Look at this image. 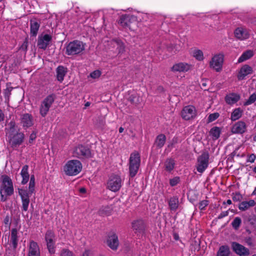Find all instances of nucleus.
<instances>
[{"label": "nucleus", "instance_id": "79ce46f5", "mask_svg": "<svg viewBox=\"0 0 256 256\" xmlns=\"http://www.w3.org/2000/svg\"><path fill=\"white\" fill-rule=\"evenodd\" d=\"M240 97H225V100L228 104H232L239 100Z\"/></svg>", "mask_w": 256, "mask_h": 256}, {"label": "nucleus", "instance_id": "4d7b16f0", "mask_svg": "<svg viewBox=\"0 0 256 256\" xmlns=\"http://www.w3.org/2000/svg\"><path fill=\"white\" fill-rule=\"evenodd\" d=\"M4 115L3 113V112H2V110L0 109V122H2V120H4Z\"/></svg>", "mask_w": 256, "mask_h": 256}, {"label": "nucleus", "instance_id": "f3484780", "mask_svg": "<svg viewBox=\"0 0 256 256\" xmlns=\"http://www.w3.org/2000/svg\"><path fill=\"white\" fill-rule=\"evenodd\" d=\"M232 247L233 250L239 256H244L250 254V250L248 248L236 242H233L232 244Z\"/></svg>", "mask_w": 256, "mask_h": 256}, {"label": "nucleus", "instance_id": "a18cd8bd", "mask_svg": "<svg viewBox=\"0 0 256 256\" xmlns=\"http://www.w3.org/2000/svg\"><path fill=\"white\" fill-rule=\"evenodd\" d=\"M11 218L8 215L6 216L4 220V223L5 224V226L10 228L11 224Z\"/></svg>", "mask_w": 256, "mask_h": 256}, {"label": "nucleus", "instance_id": "c756f323", "mask_svg": "<svg viewBox=\"0 0 256 256\" xmlns=\"http://www.w3.org/2000/svg\"><path fill=\"white\" fill-rule=\"evenodd\" d=\"M254 55V52L252 50H247L243 52L242 56L238 58V62H242L247 60L250 58Z\"/></svg>", "mask_w": 256, "mask_h": 256}, {"label": "nucleus", "instance_id": "09e8293b", "mask_svg": "<svg viewBox=\"0 0 256 256\" xmlns=\"http://www.w3.org/2000/svg\"><path fill=\"white\" fill-rule=\"evenodd\" d=\"M101 74V72L100 70H94V72H92V73H90V76L91 78H98L100 76Z\"/></svg>", "mask_w": 256, "mask_h": 256}, {"label": "nucleus", "instance_id": "3c124183", "mask_svg": "<svg viewBox=\"0 0 256 256\" xmlns=\"http://www.w3.org/2000/svg\"><path fill=\"white\" fill-rule=\"evenodd\" d=\"M256 100V97H249V99L246 101L244 105L248 106L254 103Z\"/></svg>", "mask_w": 256, "mask_h": 256}, {"label": "nucleus", "instance_id": "dca6fc26", "mask_svg": "<svg viewBox=\"0 0 256 256\" xmlns=\"http://www.w3.org/2000/svg\"><path fill=\"white\" fill-rule=\"evenodd\" d=\"M54 100L53 97H46L42 102L40 108V113L42 116H45Z\"/></svg>", "mask_w": 256, "mask_h": 256}, {"label": "nucleus", "instance_id": "0e129e2a", "mask_svg": "<svg viewBox=\"0 0 256 256\" xmlns=\"http://www.w3.org/2000/svg\"><path fill=\"white\" fill-rule=\"evenodd\" d=\"M224 204H232V200H228L226 202H224Z\"/></svg>", "mask_w": 256, "mask_h": 256}, {"label": "nucleus", "instance_id": "b1692460", "mask_svg": "<svg viewBox=\"0 0 256 256\" xmlns=\"http://www.w3.org/2000/svg\"><path fill=\"white\" fill-rule=\"evenodd\" d=\"M246 130V124L242 121L236 122L232 128V132L234 134H242Z\"/></svg>", "mask_w": 256, "mask_h": 256}, {"label": "nucleus", "instance_id": "20e7f679", "mask_svg": "<svg viewBox=\"0 0 256 256\" xmlns=\"http://www.w3.org/2000/svg\"><path fill=\"white\" fill-rule=\"evenodd\" d=\"M82 170V164L80 161L76 160H68L64 166L65 174L70 176H74L78 174Z\"/></svg>", "mask_w": 256, "mask_h": 256}, {"label": "nucleus", "instance_id": "7ed1b4c3", "mask_svg": "<svg viewBox=\"0 0 256 256\" xmlns=\"http://www.w3.org/2000/svg\"><path fill=\"white\" fill-rule=\"evenodd\" d=\"M2 184L0 188L1 200L5 201L7 196H10L14 193V187L11 178L6 175L1 176Z\"/></svg>", "mask_w": 256, "mask_h": 256}, {"label": "nucleus", "instance_id": "412c9836", "mask_svg": "<svg viewBox=\"0 0 256 256\" xmlns=\"http://www.w3.org/2000/svg\"><path fill=\"white\" fill-rule=\"evenodd\" d=\"M234 34L235 36L240 40H246L250 37V33L248 30L242 28H236Z\"/></svg>", "mask_w": 256, "mask_h": 256}, {"label": "nucleus", "instance_id": "2eb2a0df", "mask_svg": "<svg viewBox=\"0 0 256 256\" xmlns=\"http://www.w3.org/2000/svg\"><path fill=\"white\" fill-rule=\"evenodd\" d=\"M20 228H12L10 230V244L14 250H16L18 246V231Z\"/></svg>", "mask_w": 256, "mask_h": 256}, {"label": "nucleus", "instance_id": "f8f14e48", "mask_svg": "<svg viewBox=\"0 0 256 256\" xmlns=\"http://www.w3.org/2000/svg\"><path fill=\"white\" fill-rule=\"evenodd\" d=\"M45 240L47 248L50 254L55 252V241L54 233L51 230H48L45 234Z\"/></svg>", "mask_w": 256, "mask_h": 256}, {"label": "nucleus", "instance_id": "c03bdc74", "mask_svg": "<svg viewBox=\"0 0 256 256\" xmlns=\"http://www.w3.org/2000/svg\"><path fill=\"white\" fill-rule=\"evenodd\" d=\"M208 201L207 200H203L200 201L198 204V208L202 210H204L208 206Z\"/></svg>", "mask_w": 256, "mask_h": 256}, {"label": "nucleus", "instance_id": "13d9d810", "mask_svg": "<svg viewBox=\"0 0 256 256\" xmlns=\"http://www.w3.org/2000/svg\"><path fill=\"white\" fill-rule=\"evenodd\" d=\"M156 90L159 92H161L164 91V88L162 86H158Z\"/></svg>", "mask_w": 256, "mask_h": 256}, {"label": "nucleus", "instance_id": "58836bf2", "mask_svg": "<svg viewBox=\"0 0 256 256\" xmlns=\"http://www.w3.org/2000/svg\"><path fill=\"white\" fill-rule=\"evenodd\" d=\"M242 224V220L239 217H236L232 222V226L234 230H238Z\"/></svg>", "mask_w": 256, "mask_h": 256}, {"label": "nucleus", "instance_id": "e433bc0d", "mask_svg": "<svg viewBox=\"0 0 256 256\" xmlns=\"http://www.w3.org/2000/svg\"><path fill=\"white\" fill-rule=\"evenodd\" d=\"M174 166V162L172 159H168L165 162V168L166 170L168 171L172 170Z\"/></svg>", "mask_w": 256, "mask_h": 256}, {"label": "nucleus", "instance_id": "49530a36", "mask_svg": "<svg viewBox=\"0 0 256 256\" xmlns=\"http://www.w3.org/2000/svg\"><path fill=\"white\" fill-rule=\"evenodd\" d=\"M28 38H25L23 44L20 47V50H22L24 51L25 52H26L28 50Z\"/></svg>", "mask_w": 256, "mask_h": 256}, {"label": "nucleus", "instance_id": "4468645a", "mask_svg": "<svg viewBox=\"0 0 256 256\" xmlns=\"http://www.w3.org/2000/svg\"><path fill=\"white\" fill-rule=\"evenodd\" d=\"M30 34L32 36H36L40 27V20L34 17L30 20Z\"/></svg>", "mask_w": 256, "mask_h": 256}, {"label": "nucleus", "instance_id": "864d4df0", "mask_svg": "<svg viewBox=\"0 0 256 256\" xmlns=\"http://www.w3.org/2000/svg\"><path fill=\"white\" fill-rule=\"evenodd\" d=\"M36 133L33 132L30 135L29 142H32L36 138Z\"/></svg>", "mask_w": 256, "mask_h": 256}, {"label": "nucleus", "instance_id": "f257e3e1", "mask_svg": "<svg viewBox=\"0 0 256 256\" xmlns=\"http://www.w3.org/2000/svg\"><path fill=\"white\" fill-rule=\"evenodd\" d=\"M35 178L32 175L28 186V190L24 188H18V194L20 196L22 202V209L23 211L28 210L30 204V197L34 192Z\"/></svg>", "mask_w": 256, "mask_h": 256}, {"label": "nucleus", "instance_id": "e2e57ef3", "mask_svg": "<svg viewBox=\"0 0 256 256\" xmlns=\"http://www.w3.org/2000/svg\"><path fill=\"white\" fill-rule=\"evenodd\" d=\"M80 192L82 193H84L86 192V189L84 188H81L80 190Z\"/></svg>", "mask_w": 256, "mask_h": 256}, {"label": "nucleus", "instance_id": "bb28decb", "mask_svg": "<svg viewBox=\"0 0 256 256\" xmlns=\"http://www.w3.org/2000/svg\"><path fill=\"white\" fill-rule=\"evenodd\" d=\"M67 68L62 66H59L56 69L57 80L62 82L67 72Z\"/></svg>", "mask_w": 256, "mask_h": 256}, {"label": "nucleus", "instance_id": "0eeeda50", "mask_svg": "<svg viewBox=\"0 0 256 256\" xmlns=\"http://www.w3.org/2000/svg\"><path fill=\"white\" fill-rule=\"evenodd\" d=\"M84 50L83 42L78 40L70 42L66 46V53L68 56L78 54Z\"/></svg>", "mask_w": 256, "mask_h": 256}, {"label": "nucleus", "instance_id": "9d476101", "mask_svg": "<svg viewBox=\"0 0 256 256\" xmlns=\"http://www.w3.org/2000/svg\"><path fill=\"white\" fill-rule=\"evenodd\" d=\"M52 40V36L49 34H41L38 38L37 46L40 49L46 50Z\"/></svg>", "mask_w": 256, "mask_h": 256}, {"label": "nucleus", "instance_id": "72a5a7b5", "mask_svg": "<svg viewBox=\"0 0 256 256\" xmlns=\"http://www.w3.org/2000/svg\"><path fill=\"white\" fill-rule=\"evenodd\" d=\"M168 205L171 210H176L178 206V200L176 197H173L170 199Z\"/></svg>", "mask_w": 256, "mask_h": 256}, {"label": "nucleus", "instance_id": "9b49d317", "mask_svg": "<svg viewBox=\"0 0 256 256\" xmlns=\"http://www.w3.org/2000/svg\"><path fill=\"white\" fill-rule=\"evenodd\" d=\"M90 150L82 145H78L74 149L73 155L78 158H89L90 156Z\"/></svg>", "mask_w": 256, "mask_h": 256}, {"label": "nucleus", "instance_id": "2f4dec72", "mask_svg": "<svg viewBox=\"0 0 256 256\" xmlns=\"http://www.w3.org/2000/svg\"><path fill=\"white\" fill-rule=\"evenodd\" d=\"M221 133V129L217 126L213 127L210 131V135L213 140H217L220 136Z\"/></svg>", "mask_w": 256, "mask_h": 256}, {"label": "nucleus", "instance_id": "bf43d9fd", "mask_svg": "<svg viewBox=\"0 0 256 256\" xmlns=\"http://www.w3.org/2000/svg\"><path fill=\"white\" fill-rule=\"evenodd\" d=\"M91 104V102H86L84 103V108H87L89 107Z\"/></svg>", "mask_w": 256, "mask_h": 256}, {"label": "nucleus", "instance_id": "cd10ccee", "mask_svg": "<svg viewBox=\"0 0 256 256\" xmlns=\"http://www.w3.org/2000/svg\"><path fill=\"white\" fill-rule=\"evenodd\" d=\"M256 204V202L253 200L249 201H243L239 204L238 208L242 211L248 209L254 206Z\"/></svg>", "mask_w": 256, "mask_h": 256}, {"label": "nucleus", "instance_id": "f03ea898", "mask_svg": "<svg viewBox=\"0 0 256 256\" xmlns=\"http://www.w3.org/2000/svg\"><path fill=\"white\" fill-rule=\"evenodd\" d=\"M8 126L9 128L6 133L10 144L12 148H16L20 146L24 142V134L22 132H18L16 128L14 122H10Z\"/></svg>", "mask_w": 256, "mask_h": 256}, {"label": "nucleus", "instance_id": "052dcab7", "mask_svg": "<svg viewBox=\"0 0 256 256\" xmlns=\"http://www.w3.org/2000/svg\"><path fill=\"white\" fill-rule=\"evenodd\" d=\"M133 98L132 100H130V101L132 102H134L135 100H138V99L140 98V97H136V96H135V97H132Z\"/></svg>", "mask_w": 256, "mask_h": 256}, {"label": "nucleus", "instance_id": "338daca9", "mask_svg": "<svg viewBox=\"0 0 256 256\" xmlns=\"http://www.w3.org/2000/svg\"><path fill=\"white\" fill-rule=\"evenodd\" d=\"M19 94V95H20V94H19V92H18V91H13V92L12 94Z\"/></svg>", "mask_w": 256, "mask_h": 256}, {"label": "nucleus", "instance_id": "423d86ee", "mask_svg": "<svg viewBox=\"0 0 256 256\" xmlns=\"http://www.w3.org/2000/svg\"><path fill=\"white\" fill-rule=\"evenodd\" d=\"M210 161V154L208 152H204L197 158L196 168L200 174L203 173L208 168Z\"/></svg>", "mask_w": 256, "mask_h": 256}, {"label": "nucleus", "instance_id": "393cba45", "mask_svg": "<svg viewBox=\"0 0 256 256\" xmlns=\"http://www.w3.org/2000/svg\"><path fill=\"white\" fill-rule=\"evenodd\" d=\"M171 69L173 72H185L190 69V65L184 62H179L174 64Z\"/></svg>", "mask_w": 256, "mask_h": 256}, {"label": "nucleus", "instance_id": "4c0bfd02", "mask_svg": "<svg viewBox=\"0 0 256 256\" xmlns=\"http://www.w3.org/2000/svg\"><path fill=\"white\" fill-rule=\"evenodd\" d=\"M132 226L136 230H142L144 227V222L142 220L134 221L132 223Z\"/></svg>", "mask_w": 256, "mask_h": 256}, {"label": "nucleus", "instance_id": "6e6552de", "mask_svg": "<svg viewBox=\"0 0 256 256\" xmlns=\"http://www.w3.org/2000/svg\"><path fill=\"white\" fill-rule=\"evenodd\" d=\"M122 185V178L118 174H113L111 175L108 182V188L112 192L119 190Z\"/></svg>", "mask_w": 256, "mask_h": 256}, {"label": "nucleus", "instance_id": "c85d7f7f", "mask_svg": "<svg viewBox=\"0 0 256 256\" xmlns=\"http://www.w3.org/2000/svg\"><path fill=\"white\" fill-rule=\"evenodd\" d=\"M28 166L27 165L24 166L20 172V175L22 178V184H26L28 181L30 175L28 172Z\"/></svg>", "mask_w": 256, "mask_h": 256}, {"label": "nucleus", "instance_id": "c9c22d12", "mask_svg": "<svg viewBox=\"0 0 256 256\" xmlns=\"http://www.w3.org/2000/svg\"><path fill=\"white\" fill-rule=\"evenodd\" d=\"M242 114V112L240 108L235 109L231 114V120L233 121L236 120L240 118Z\"/></svg>", "mask_w": 256, "mask_h": 256}, {"label": "nucleus", "instance_id": "774afa93", "mask_svg": "<svg viewBox=\"0 0 256 256\" xmlns=\"http://www.w3.org/2000/svg\"><path fill=\"white\" fill-rule=\"evenodd\" d=\"M252 195H256V187L254 188V190L252 193Z\"/></svg>", "mask_w": 256, "mask_h": 256}, {"label": "nucleus", "instance_id": "ea45409f", "mask_svg": "<svg viewBox=\"0 0 256 256\" xmlns=\"http://www.w3.org/2000/svg\"><path fill=\"white\" fill-rule=\"evenodd\" d=\"M193 56L198 60H202L204 59L203 52L201 50H194Z\"/></svg>", "mask_w": 256, "mask_h": 256}, {"label": "nucleus", "instance_id": "680f3d73", "mask_svg": "<svg viewBox=\"0 0 256 256\" xmlns=\"http://www.w3.org/2000/svg\"><path fill=\"white\" fill-rule=\"evenodd\" d=\"M174 240H178V239H179V236H178V234H174Z\"/></svg>", "mask_w": 256, "mask_h": 256}, {"label": "nucleus", "instance_id": "5fc2aeb1", "mask_svg": "<svg viewBox=\"0 0 256 256\" xmlns=\"http://www.w3.org/2000/svg\"><path fill=\"white\" fill-rule=\"evenodd\" d=\"M207 85V80H202V84H201V86H202V88H203L204 89V90H206V87Z\"/></svg>", "mask_w": 256, "mask_h": 256}, {"label": "nucleus", "instance_id": "a211bd4d", "mask_svg": "<svg viewBox=\"0 0 256 256\" xmlns=\"http://www.w3.org/2000/svg\"><path fill=\"white\" fill-rule=\"evenodd\" d=\"M107 244L112 250L117 249L119 245V242L118 236L114 232L110 233L107 239Z\"/></svg>", "mask_w": 256, "mask_h": 256}, {"label": "nucleus", "instance_id": "ddd939ff", "mask_svg": "<svg viewBox=\"0 0 256 256\" xmlns=\"http://www.w3.org/2000/svg\"><path fill=\"white\" fill-rule=\"evenodd\" d=\"M224 55L222 53L216 54L210 62V66L216 71L219 72L221 69L224 62Z\"/></svg>", "mask_w": 256, "mask_h": 256}, {"label": "nucleus", "instance_id": "f704fd0d", "mask_svg": "<svg viewBox=\"0 0 256 256\" xmlns=\"http://www.w3.org/2000/svg\"><path fill=\"white\" fill-rule=\"evenodd\" d=\"M166 140V138L164 134H160L157 136L156 138V144L158 147L162 148L165 144Z\"/></svg>", "mask_w": 256, "mask_h": 256}, {"label": "nucleus", "instance_id": "8fccbe9b", "mask_svg": "<svg viewBox=\"0 0 256 256\" xmlns=\"http://www.w3.org/2000/svg\"><path fill=\"white\" fill-rule=\"evenodd\" d=\"M256 158V155L254 154H252L248 156L246 162H250V163H252L254 162Z\"/></svg>", "mask_w": 256, "mask_h": 256}, {"label": "nucleus", "instance_id": "a878e982", "mask_svg": "<svg viewBox=\"0 0 256 256\" xmlns=\"http://www.w3.org/2000/svg\"><path fill=\"white\" fill-rule=\"evenodd\" d=\"M118 24L122 26L124 28H130L131 20L130 16L128 14H124L120 16L118 21Z\"/></svg>", "mask_w": 256, "mask_h": 256}, {"label": "nucleus", "instance_id": "603ef678", "mask_svg": "<svg viewBox=\"0 0 256 256\" xmlns=\"http://www.w3.org/2000/svg\"><path fill=\"white\" fill-rule=\"evenodd\" d=\"M82 256H94L93 252L90 250H86L83 252Z\"/></svg>", "mask_w": 256, "mask_h": 256}, {"label": "nucleus", "instance_id": "a19ab883", "mask_svg": "<svg viewBox=\"0 0 256 256\" xmlns=\"http://www.w3.org/2000/svg\"><path fill=\"white\" fill-rule=\"evenodd\" d=\"M59 256H74L72 252L68 248H63L60 252Z\"/></svg>", "mask_w": 256, "mask_h": 256}, {"label": "nucleus", "instance_id": "6ab92c4d", "mask_svg": "<svg viewBox=\"0 0 256 256\" xmlns=\"http://www.w3.org/2000/svg\"><path fill=\"white\" fill-rule=\"evenodd\" d=\"M27 256H40L39 246L37 242L34 240L30 242Z\"/></svg>", "mask_w": 256, "mask_h": 256}, {"label": "nucleus", "instance_id": "aec40b11", "mask_svg": "<svg viewBox=\"0 0 256 256\" xmlns=\"http://www.w3.org/2000/svg\"><path fill=\"white\" fill-rule=\"evenodd\" d=\"M252 68L248 65L245 64L240 68L237 76L238 78V80H242L246 76L252 74Z\"/></svg>", "mask_w": 256, "mask_h": 256}, {"label": "nucleus", "instance_id": "473e14b6", "mask_svg": "<svg viewBox=\"0 0 256 256\" xmlns=\"http://www.w3.org/2000/svg\"><path fill=\"white\" fill-rule=\"evenodd\" d=\"M230 254V248L227 246H220L217 252V256H229Z\"/></svg>", "mask_w": 256, "mask_h": 256}, {"label": "nucleus", "instance_id": "39448f33", "mask_svg": "<svg viewBox=\"0 0 256 256\" xmlns=\"http://www.w3.org/2000/svg\"><path fill=\"white\" fill-rule=\"evenodd\" d=\"M140 163L139 154L134 152L130 154L129 159V173L131 178H134L137 174Z\"/></svg>", "mask_w": 256, "mask_h": 256}, {"label": "nucleus", "instance_id": "4be33fe9", "mask_svg": "<svg viewBox=\"0 0 256 256\" xmlns=\"http://www.w3.org/2000/svg\"><path fill=\"white\" fill-rule=\"evenodd\" d=\"M110 42L112 45L116 46L118 54H122L125 52V45L121 40L114 38Z\"/></svg>", "mask_w": 256, "mask_h": 256}, {"label": "nucleus", "instance_id": "1a4fd4ad", "mask_svg": "<svg viewBox=\"0 0 256 256\" xmlns=\"http://www.w3.org/2000/svg\"><path fill=\"white\" fill-rule=\"evenodd\" d=\"M196 116L197 110L196 108L192 105L184 107L181 112V116L186 120L194 119L196 118Z\"/></svg>", "mask_w": 256, "mask_h": 256}, {"label": "nucleus", "instance_id": "69168bd1", "mask_svg": "<svg viewBox=\"0 0 256 256\" xmlns=\"http://www.w3.org/2000/svg\"><path fill=\"white\" fill-rule=\"evenodd\" d=\"M124 129L123 128H122V127L120 128H119V132L120 133L122 132H124Z\"/></svg>", "mask_w": 256, "mask_h": 256}, {"label": "nucleus", "instance_id": "de8ad7c7", "mask_svg": "<svg viewBox=\"0 0 256 256\" xmlns=\"http://www.w3.org/2000/svg\"><path fill=\"white\" fill-rule=\"evenodd\" d=\"M180 182V178L176 176L170 180V185L172 186H176Z\"/></svg>", "mask_w": 256, "mask_h": 256}, {"label": "nucleus", "instance_id": "6e6d98bb", "mask_svg": "<svg viewBox=\"0 0 256 256\" xmlns=\"http://www.w3.org/2000/svg\"><path fill=\"white\" fill-rule=\"evenodd\" d=\"M228 211L222 212L218 216V218H221L228 215Z\"/></svg>", "mask_w": 256, "mask_h": 256}, {"label": "nucleus", "instance_id": "5701e85b", "mask_svg": "<svg viewBox=\"0 0 256 256\" xmlns=\"http://www.w3.org/2000/svg\"><path fill=\"white\" fill-rule=\"evenodd\" d=\"M20 122L24 128H29L34 124L32 117L28 114H25L22 116Z\"/></svg>", "mask_w": 256, "mask_h": 256}, {"label": "nucleus", "instance_id": "7c9ffc66", "mask_svg": "<svg viewBox=\"0 0 256 256\" xmlns=\"http://www.w3.org/2000/svg\"><path fill=\"white\" fill-rule=\"evenodd\" d=\"M12 91H18L19 92L20 94H22V96H24V92L22 88L20 87L14 88L12 87L7 88L6 90H4V92L5 96H9L10 95L12 94V93L10 92Z\"/></svg>", "mask_w": 256, "mask_h": 256}, {"label": "nucleus", "instance_id": "37998d69", "mask_svg": "<svg viewBox=\"0 0 256 256\" xmlns=\"http://www.w3.org/2000/svg\"><path fill=\"white\" fill-rule=\"evenodd\" d=\"M220 116V114L218 112H214L211 114L208 117V122H211L216 120Z\"/></svg>", "mask_w": 256, "mask_h": 256}]
</instances>
